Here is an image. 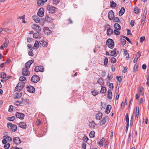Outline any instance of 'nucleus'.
<instances>
[{"label": "nucleus", "mask_w": 149, "mask_h": 149, "mask_svg": "<svg viewBox=\"0 0 149 149\" xmlns=\"http://www.w3.org/2000/svg\"><path fill=\"white\" fill-rule=\"evenodd\" d=\"M106 45L110 48H113L114 45L113 40L109 38L107 41Z\"/></svg>", "instance_id": "obj_2"}, {"label": "nucleus", "mask_w": 149, "mask_h": 149, "mask_svg": "<svg viewBox=\"0 0 149 149\" xmlns=\"http://www.w3.org/2000/svg\"><path fill=\"white\" fill-rule=\"evenodd\" d=\"M13 141V142L16 144H18L21 142V140L18 137H14Z\"/></svg>", "instance_id": "obj_12"}, {"label": "nucleus", "mask_w": 149, "mask_h": 149, "mask_svg": "<svg viewBox=\"0 0 149 149\" xmlns=\"http://www.w3.org/2000/svg\"><path fill=\"white\" fill-rule=\"evenodd\" d=\"M47 8L49 13L53 14L55 11L56 8L52 6L49 5L47 6Z\"/></svg>", "instance_id": "obj_4"}, {"label": "nucleus", "mask_w": 149, "mask_h": 149, "mask_svg": "<svg viewBox=\"0 0 149 149\" xmlns=\"http://www.w3.org/2000/svg\"><path fill=\"white\" fill-rule=\"evenodd\" d=\"M40 79V78L36 74L33 75L31 78V81L34 83L38 82Z\"/></svg>", "instance_id": "obj_5"}, {"label": "nucleus", "mask_w": 149, "mask_h": 149, "mask_svg": "<svg viewBox=\"0 0 149 149\" xmlns=\"http://www.w3.org/2000/svg\"><path fill=\"white\" fill-rule=\"evenodd\" d=\"M39 45V43L36 40L35 41V43L33 47L35 49H37Z\"/></svg>", "instance_id": "obj_30"}, {"label": "nucleus", "mask_w": 149, "mask_h": 149, "mask_svg": "<svg viewBox=\"0 0 149 149\" xmlns=\"http://www.w3.org/2000/svg\"><path fill=\"white\" fill-rule=\"evenodd\" d=\"M7 126L9 128H10L13 131L15 132L16 131L17 126L16 125L12 124L10 123H8Z\"/></svg>", "instance_id": "obj_3"}, {"label": "nucleus", "mask_w": 149, "mask_h": 149, "mask_svg": "<svg viewBox=\"0 0 149 149\" xmlns=\"http://www.w3.org/2000/svg\"><path fill=\"white\" fill-rule=\"evenodd\" d=\"M114 27L115 29L120 30L121 29V26L118 23H115L114 25Z\"/></svg>", "instance_id": "obj_24"}, {"label": "nucleus", "mask_w": 149, "mask_h": 149, "mask_svg": "<svg viewBox=\"0 0 149 149\" xmlns=\"http://www.w3.org/2000/svg\"><path fill=\"white\" fill-rule=\"evenodd\" d=\"M27 68H23L22 69V73L23 75L25 76H28L30 75V73Z\"/></svg>", "instance_id": "obj_7"}, {"label": "nucleus", "mask_w": 149, "mask_h": 149, "mask_svg": "<svg viewBox=\"0 0 149 149\" xmlns=\"http://www.w3.org/2000/svg\"><path fill=\"white\" fill-rule=\"evenodd\" d=\"M116 79L118 80V81L119 82L120 84V83L121 82L122 80V78H121V76H116Z\"/></svg>", "instance_id": "obj_47"}, {"label": "nucleus", "mask_w": 149, "mask_h": 149, "mask_svg": "<svg viewBox=\"0 0 149 149\" xmlns=\"http://www.w3.org/2000/svg\"><path fill=\"white\" fill-rule=\"evenodd\" d=\"M141 54V53L140 51H139L138 52L137 54H138L139 55L138 56H137V55H136V56L135 57L133 61V62L134 63H136V62L138 58H139V57H140Z\"/></svg>", "instance_id": "obj_27"}, {"label": "nucleus", "mask_w": 149, "mask_h": 149, "mask_svg": "<svg viewBox=\"0 0 149 149\" xmlns=\"http://www.w3.org/2000/svg\"><path fill=\"white\" fill-rule=\"evenodd\" d=\"M88 140V137L85 135L83 138V140L86 142H87Z\"/></svg>", "instance_id": "obj_52"}, {"label": "nucleus", "mask_w": 149, "mask_h": 149, "mask_svg": "<svg viewBox=\"0 0 149 149\" xmlns=\"http://www.w3.org/2000/svg\"><path fill=\"white\" fill-rule=\"evenodd\" d=\"M114 17V13L113 10H111L108 13V17L110 20H111L113 19Z\"/></svg>", "instance_id": "obj_10"}, {"label": "nucleus", "mask_w": 149, "mask_h": 149, "mask_svg": "<svg viewBox=\"0 0 149 149\" xmlns=\"http://www.w3.org/2000/svg\"><path fill=\"white\" fill-rule=\"evenodd\" d=\"M110 7H111L115 8L116 6V3L113 1L110 2Z\"/></svg>", "instance_id": "obj_37"}, {"label": "nucleus", "mask_w": 149, "mask_h": 149, "mask_svg": "<svg viewBox=\"0 0 149 149\" xmlns=\"http://www.w3.org/2000/svg\"><path fill=\"white\" fill-rule=\"evenodd\" d=\"M10 146V144L9 143H7L5 144L4 148L5 149H8Z\"/></svg>", "instance_id": "obj_50"}, {"label": "nucleus", "mask_w": 149, "mask_h": 149, "mask_svg": "<svg viewBox=\"0 0 149 149\" xmlns=\"http://www.w3.org/2000/svg\"><path fill=\"white\" fill-rule=\"evenodd\" d=\"M102 113L100 112H99L96 115V119L97 120H100L102 118Z\"/></svg>", "instance_id": "obj_23"}, {"label": "nucleus", "mask_w": 149, "mask_h": 149, "mask_svg": "<svg viewBox=\"0 0 149 149\" xmlns=\"http://www.w3.org/2000/svg\"><path fill=\"white\" fill-rule=\"evenodd\" d=\"M95 123L94 121H92L89 124L90 126L91 127L94 128L95 127Z\"/></svg>", "instance_id": "obj_51"}, {"label": "nucleus", "mask_w": 149, "mask_h": 149, "mask_svg": "<svg viewBox=\"0 0 149 149\" xmlns=\"http://www.w3.org/2000/svg\"><path fill=\"white\" fill-rule=\"evenodd\" d=\"M112 97V94L111 91L110 89H109L107 92V97L108 98L111 99Z\"/></svg>", "instance_id": "obj_22"}, {"label": "nucleus", "mask_w": 149, "mask_h": 149, "mask_svg": "<svg viewBox=\"0 0 149 149\" xmlns=\"http://www.w3.org/2000/svg\"><path fill=\"white\" fill-rule=\"evenodd\" d=\"M107 116L104 117L100 123V125L101 126H103L106 123L107 120Z\"/></svg>", "instance_id": "obj_18"}, {"label": "nucleus", "mask_w": 149, "mask_h": 149, "mask_svg": "<svg viewBox=\"0 0 149 149\" xmlns=\"http://www.w3.org/2000/svg\"><path fill=\"white\" fill-rule=\"evenodd\" d=\"M120 41L122 45L123 46L126 43V40L123 38H120Z\"/></svg>", "instance_id": "obj_35"}, {"label": "nucleus", "mask_w": 149, "mask_h": 149, "mask_svg": "<svg viewBox=\"0 0 149 149\" xmlns=\"http://www.w3.org/2000/svg\"><path fill=\"white\" fill-rule=\"evenodd\" d=\"M147 11L146 10H145L142 15V18L146 19V16L147 15Z\"/></svg>", "instance_id": "obj_39"}, {"label": "nucleus", "mask_w": 149, "mask_h": 149, "mask_svg": "<svg viewBox=\"0 0 149 149\" xmlns=\"http://www.w3.org/2000/svg\"><path fill=\"white\" fill-rule=\"evenodd\" d=\"M13 109V107L12 105H10L9 107V108L8 109V111L9 112H11L12 111Z\"/></svg>", "instance_id": "obj_63"}, {"label": "nucleus", "mask_w": 149, "mask_h": 149, "mask_svg": "<svg viewBox=\"0 0 149 149\" xmlns=\"http://www.w3.org/2000/svg\"><path fill=\"white\" fill-rule=\"evenodd\" d=\"M125 120L127 123H129V115L128 113L126 114Z\"/></svg>", "instance_id": "obj_43"}, {"label": "nucleus", "mask_w": 149, "mask_h": 149, "mask_svg": "<svg viewBox=\"0 0 149 149\" xmlns=\"http://www.w3.org/2000/svg\"><path fill=\"white\" fill-rule=\"evenodd\" d=\"M113 33V30L111 28H108L107 30V34L108 36H111Z\"/></svg>", "instance_id": "obj_21"}, {"label": "nucleus", "mask_w": 149, "mask_h": 149, "mask_svg": "<svg viewBox=\"0 0 149 149\" xmlns=\"http://www.w3.org/2000/svg\"><path fill=\"white\" fill-rule=\"evenodd\" d=\"M97 82L101 85H103L104 83V81L102 78H100L98 79Z\"/></svg>", "instance_id": "obj_33"}, {"label": "nucleus", "mask_w": 149, "mask_h": 149, "mask_svg": "<svg viewBox=\"0 0 149 149\" xmlns=\"http://www.w3.org/2000/svg\"><path fill=\"white\" fill-rule=\"evenodd\" d=\"M81 146L82 148L84 149H86V144L85 143H83L81 144Z\"/></svg>", "instance_id": "obj_64"}, {"label": "nucleus", "mask_w": 149, "mask_h": 149, "mask_svg": "<svg viewBox=\"0 0 149 149\" xmlns=\"http://www.w3.org/2000/svg\"><path fill=\"white\" fill-rule=\"evenodd\" d=\"M138 67V65L137 64H136L134 67V70L135 72H136L137 71Z\"/></svg>", "instance_id": "obj_60"}, {"label": "nucleus", "mask_w": 149, "mask_h": 149, "mask_svg": "<svg viewBox=\"0 0 149 149\" xmlns=\"http://www.w3.org/2000/svg\"><path fill=\"white\" fill-rule=\"evenodd\" d=\"M37 3L38 6H40L41 5L43 4L44 2L41 0H39L38 1Z\"/></svg>", "instance_id": "obj_45"}, {"label": "nucleus", "mask_w": 149, "mask_h": 149, "mask_svg": "<svg viewBox=\"0 0 149 149\" xmlns=\"http://www.w3.org/2000/svg\"><path fill=\"white\" fill-rule=\"evenodd\" d=\"M105 141V139L104 138H102L100 140V141L98 142H97V144L99 145V146L101 147L103 146V143Z\"/></svg>", "instance_id": "obj_28"}, {"label": "nucleus", "mask_w": 149, "mask_h": 149, "mask_svg": "<svg viewBox=\"0 0 149 149\" xmlns=\"http://www.w3.org/2000/svg\"><path fill=\"white\" fill-rule=\"evenodd\" d=\"M40 44L42 45L43 47H46L48 45L47 42L44 41L43 40H42L40 41Z\"/></svg>", "instance_id": "obj_26"}, {"label": "nucleus", "mask_w": 149, "mask_h": 149, "mask_svg": "<svg viewBox=\"0 0 149 149\" xmlns=\"http://www.w3.org/2000/svg\"><path fill=\"white\" fill-rule=\"evenodd\" d=\"M111 109V106L110 105H108L106 107L105 110V113L107 114H109L110 111V109Z\"/></svg>", "instance_id": "obj_20"}, {"label": "nucleus", "mask_w": 149, "mask_h": 149, "mask_svg": "<svg viewBox=\"0 0 149 149\" xmlns=\"http://www.w3.org/2000/svg\"><path fill=\"white\" fill-rule=\"evenodd\" d=\"M138 89L139 90V94L141 95H144V91L143 88L141 86H140L139 87Z\"/></svg>", "instance_id": "obj_16"}, {"label": "nucleus", "mask_w": 149, "mask_h": 149, "mask_svg": "<svg viewBox=\"0 0 149 149\" xmlns=\"http://www.w3.org/2000/svg\"><path fill=\"white\" fill-rule=\"evenodd\" d=\"M139 110L137 112H136V115L135 116V119L137 120L139 117Z\"/></svg>", "instance_id": "obj_61"}, {"label": "nucleus", "mask_w": 149, "mask_h": 149, "mask_svg": "<svg viewBox=\"0 0 149 149\" xmlns=\"http://www.w3.org/2000/svg\"><path fill=\"white\" fill-rule=\"evenodd\" d=\"M44 30L45 33L47 35H50L52 33L51 31L47 27H45Z\"/></svg>", "instance_id": "obj_15"}, {"label": "nucleus", "mask_w": 149, "mask_h": 149, "mask_svg": "<svg viewBox=\"0 0 149 149\" xmlns=\"http://www.w3.org/2000/svg\"><path fill=\"white\" fill-rule=\"evenodd\" d=\"M32 26L34 30L37 31H39L41 30L40 27L36 24H33Z\"/></svg>", "instance_id": "obj_11"}, {"label": "nucleus", "mask_w": 149, "mask_h": 149, "mask_svg": "<svg viewBox=\"0 0 149 149\" xmlns=\"http://www.w3.org/2000/svg\"><path fill=\"white\" fill-rule=\"evenodd\" d=\"M45 20L51 22L52 21V19L51 18L49 17L47 15L45 17Z\"/></svg>", "instance_id": "obj_36"}, {"label": "nucleus", "mask_w": 149, "mask_h": 149, "mask_svg": "<svg viewBox=\"0 0 149 149\" xmlns=\"http://www.w3.org/2000/svg\"><path fill=\"white\" fill-rule=\"evenodd\" d=\"M3 138L6 139L7 141L9 142H11L12 140V138L8 136H4L3 137Z\"/></svg>", "instance_id": "obj_29"}, {"label": "nucleus", "mask_w": 149, "mask_h": 149, "mask_svg": "<svg viewBox=\"0 0 149 149\" xmlns=\"http://www.w3.org/2000/svg\"><path fill=\"white\" fill-rule=\"evenodd\" d=\"M125 9L124 7H122L120 9V11L119 13V15L121 16L124 14L125 11Z\"/></svg>", "instance_id": "obj_25"}, {"label": "nucleus", "mask_w": 149, "mask_h": 149, "mask_svg": "<svg viewBox=\"0 0 149 149\" xmlns=\"http://www.w3.org/2000/svg\"><path fill=\"white\" fill-rule=\"evenodd\" d=\"M102 88L101 90L100 91V93H105L107 91V89L106 88L104 87H103L102 86H101Z\"/></svg>", "instance_id": "obj_31"}, {"label": "nucleus", "mask_w": 149, "mask_h": 149, "mask_svg": "<svg viewBox=\"0 0 149 149\" xmlns=\"http://www.w3.org/2000/svg\"><path fill=\"white\" fill-rule=\"evenodd\" d=\"M108 58L107 57H106L105 58L104 63L105 65H107L108 63Z\"/></svg>", "instance_id": "obj_46"}, {"label": "nucleus", "mask_w": 149, "mask_h": 149, "mask_svg": "<svg viewBox=\"0 0 149 149\" xmlns=\"http://www.w3.org/2000/svg\"><path fill=\"white\" fill-rule=\"evenodd\" d=\"M122 37L125 38L128 42L130 43V44H132V42L130 40L129 38H127V37H126V36H122Z\"/></svg>", "instance_id": "obj_40"}, {"label": "nucleus", "mask_w": 149, "mask_h": 149, "mask_svg": "<svg viewBox=\"0 0 149 149\" xmlns=\"http://www.w3.org/2000/svg\"><path fill=\"white\" fill-rule=\"evenodd\" d=\"M41 121L39 119H37L36 121V124L37 125L39 126L41 123Z\"/></svg>", "instance_id": "obj_59"}, {"label": "nucleus", "mask_w": 149, "mask_h": 149, "mask_svg": "<svg viewBox=\"0 0 149 149\" xmlns=\"http://www.w3.org/2000/svg\"><path fill=\"white\" fill-rule=\"evenodd\" d=\"M26 79V77H20L19 78V80L21 81H24Z\"/></svg>", "instance_id": "obj_54"}, {"label": "nucleus", "mask_w": 149, "mask_h": 149, "mask_svg": "<svg viewBox=\"0 0 149 149\" xmlns=\"http://www.w3.org/2000/svg\"><path fill=\"white\" fill-rule=\"evenodd\" d=\"M15 116L17 118L23 120L24 118L25 115L23 113L17 112L15 113Z\"/></svg>", "instance_id": "obj_6"}, {"label": "nucleus", "mask_w": 149, "mask_h": 149, "mask_svg": "<svg viewBox=\"0 0 149 149\" xmlns=\"http://www.w3.org/2000/svg\"><path fill=\"white\" fill-rule=\"evenodd\" d=\"M91 93L93 96H96L98 94V92L97 90H94L93 91H92Z\"/></svg>", "instance_id": "obj_44"}, {"label": "nucleus", "mask_w": 149, "mask_h": 149, "mask_svg": "<svg viewBox=\"0 0 149 149\" xmlns=\"http://www.w3.org/2000/svg\"><path fill=\"white\" fill-rule=\"evenodd\" d=\"M15 118L14 116H13L8 118V120L10 121H13L15 119Z\"/></svg>", "instance_id": "obj_62"}, {"label": "nucleus", "mask_w": 149, "mask_h": 149, "mask_svg": "<svg viewBox=\"0 0 149 149\" xmlns=\"http://www.w3.org/2000/svg\"><path fill=\"white\" fill-rule=\"evenodd\" d=\"M18 126L24 129H26L27 128V125L24 122H21L19 123Z\"/></svg>", "instance_id": "obj_14"}, {"label": "nucleus", "mask_w": 149, "mask_h": 149, "mask_svg": "<svg viewBox=\"0 0 149 149\" xmlns=\"http://www.w3.org/2000/svg\"><path fill=\"white\" fill-rule=\"evenodd\" d=\"M22 95V93L18 91L15 93L14 96V97L16 99L19 98L21 97Z\"/></svg>", "instance_id": "obj_19"}, {"label": "nucleus", "mask_w": 149, "mask_h": 149, "mask_svg": "<svg viewBox=\"0 0 149 149\" xmlns=\"http://www.w3.org/2000/svg\"><path fill=\"white\" fill-rule=\"evenodd\" d=\"M110 56H113L114 57H116L117 56V54L116 53L113 51H111V52Z\"/></svg>", "instance_id": "obj_53"}, {"label": "nucleus", "mask_w": 149, "mask_h": 149, "mask_svg": "<svg viewBox=\"0 0 149 149\" xmlns=\"http://www.w3.org/2000/svg\"><path fill=\"white\" fill-rule=\"evenodd\" d=\"M44 9L43 8H40L38 12L37 15L40 17H42L44 15Z\"/></svg>", "instance_id": "obj_9"}, {"label": "nucleus", "mask_w": 149, "mask_h": 149, "mask_svg": "<svg viewBox=\"0 0 149 149\" xmlns=\"http://www.w3.org/2000/svg\"><path fill=\"white\" fill-rule=\"evenodd\" d=\"M52 1L53 4L57 5L59 2V0H51Z\"/></svg>", "instance_id": "obj_41"}, {"label": "nucleus", "mask_w": 149, "mask_h": 149, "mask_svg": "<svg viewBox=\"0 0 149 149\" xmlns=\"http://www.w3.org/2000/svg\"><path fill=\"white\" fill-rule=\"evenodd\" d=\"M29 56H33V50L32 49H31L29 53Z\"/></svg>", "instance_id": "obj_57"}, {"label": "nucleus", "mask_w": 149, "mask_h": 149, "mask_svg": "<svg viewBox=\"0 0 149 149\" xmlns=\"http://www.w3.org/2000/svg\"><path fill=\"white\" fill-rule=\"evenodd\" d=\"M134 11L135 13L138 14L139 12L138 8L137 7L135 8L134 9Z\"/></svg>", "instance_id": "obj_58"}, {"label": "nucleus", "mask_w": 149, "mask_h": 149, "mask_svg": "<svg viewBox=\"0 0 149 149\" xmlns=\"http://www.w3.org/2000/svg\"><path fill=\"white\" fill-rule=\"evenodd\" d=\"M27 90L30 93H33L35 92V88L32 86H29L27 87Z\"/></svg>", "instance_id": "obj_13"}, {"label": "nucleus", "mask_w": 149, "mask_h": 149, "mask_svg": "<svg viewBox=\"0 0 149 149\" xmlns=\"http://www.w3.org/2000/svg\"><path fill=\"white\" fill-rule=\"evenodd\" d=\"M95 135V133L94 131H91L90 132L89 134V136L90 138H93L94 137Z\"/></svg>", "instance_id": "obj_34"}, {"label": "nucleus", "mask_w": 149, "mask_h": 149, "mask_svg": "<svg viewBox=\"0 0 149 149\" xmlns=\"http://www.w3.org/2000/svg\"><path fill=\"white\" fill-rule=\"evenodd\" d=\"M35 72H43L44 71V68L42 66H36L34 69Z\"/></svg>", "instance_id": "obj_8"}, {"label": "nucleus", "mask_w": 149, "mask_h": 149, "mask_svg": "<svg viewBox=\"0 0 149 149\" xmlns=\"http://www.w3.org/2000/svg\"><path fill=\"white\" fill-rule=\"evenodd\" d=\"M6 74L4 72H1V77L2 78L4 79L6 78Z\"/></svg>", "instance_id": "obj_42"}, {"label": "nucleus", "mask_w": 149, "mask_h": 149, "mask_svg": "<svg viewBox=\"0 0 149 149\" xmlns=\"http://www.w3.org/2000/svg\"><path fill=\"white\" fill-rule=\"evenodd\" d=\"M8 46V44L6 42L3 43L2 45H1L0 47V49H3L5 47H7Z\"/></svg>", "instance_id": "obj_38"}, {"label": "nucleus", "mask_w": 149, "mask_h": 149, "mask_svg": "<svg viewBox=\"0 0 149 149\" xmlns=\"http://www.w3.org/2000/svg\"><path fill=\"white\" fill-rule=\"evenodd\" d=\"M111 61L112 63H115L116 61V59L114 57H111Z\"/></svg>", "instance_id": "obj_49"}, {"label": "nucleus", "mask_w": 149, "mask_h": 149, "mask_svg": "<svg viewBox=\"0 0 149 149\" xmlns=\"http://www.w3.org/2000/svg\"><path fill=\"white\" fill-rule=\"evenodd\" d=\"M3 31H5L7 33H9L11 32V30L7 28H3Z\"/></svg>", "instance_id": "obj_48"}, {"label": "nucleus", "mask_w": 149, "mask_h": 149, "mask_svg": "<svg viewBox=\"0 0 149 149\" xmlns=\"http://www.w3.org/2000/svg\"><path fill=\"white\" fill-rule=\"evenodd\" d=\"M29 62H28L25 64V67L27 69H29L31 66L30 65L29 63Z\"/></svg>", "instance_id": "obj_55"}, {"label": "nucleus", "mask_w": 149, "mask_h": 149, "mask_svg": "<svg viewBox=\"0 0 149 149\" xmlns=\"http://www.w3.org/2000/svg\"><path fill=\"white\" fill-rule=\"evenodd\" d=\"M118 30H116V29H115L113 33L116 35H119L120 34V32L118 31Z\"/></svg>", "instance_id": "obj_56"}, {"label": "nucleus", "mask_w": 149, "mask_h": 149, "mask_svg": "<svg viewBox=\"0 0 149 149\" xmlns=\"http://www.w3.org/2000/svg\"><path fill=\"white\" fill-rule=\"evenodd\" d=\"M113 20L114 22H116L119 23H120L121 22L120 21V19L118 17H114L113 18Z\"/></svg>", "instance_id": "obj_32"}, {"label": "nucleus", "mask_w": 149, "mask_h": 149, "mask_svg": "<svg viewBox=\"0 0 149 149\" xmlns=\"http://www.w3.org/2000/svg\"><path fill=\"white\" fill-rule=\"evenodd\" d=\"M33 38L36 39L40 38L42 36L39 32L34 33L33 34Z\"/></svg>", "instance_id": "obj_17"}, {"label": "nucleus", "mask_w": 149, "mask_h": 149, "mask_svg": "<svg viewBox=\"0 0 149 149\" xmlns=\"http://www.w3.org/2000/svg\"><path fill=\"white\" fill-rule=\"evenodd\" d=\"M25 86V83L24 82H19L15 87V90L20 92L22 90Z\"/></svg>", "instance_id": "obj_1"}]
</instances>
